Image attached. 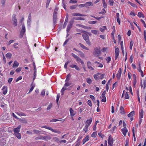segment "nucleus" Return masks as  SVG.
Listing matches in <instances>:
<instances>
[{
  "label": "nucleus",
  "instance_id": "nucleus-1",
  "mask_svg": "<svg viewBox=\"0 0 146 146\" xmlns=\"http://www.w3.org/2000/svg\"><path fill=\"white\" fill-rule=\"evenodd\" d=\"M21 127V126L19 125L17 127L14 128L13 129L14 135L19 139H20L21 137V134L19 133Z\"/></svg>",
  "mask_w": 146,
  "mask_h": 146
},
{
  "label": "nucleus",
  "instance_id": "nucleus-2",
  "mask_svg": "<svg viewBox=\"0 0 146 146\" xmlns=\"http://www.w3.org/2000/svg\"><path fill=\"white\" fill-rule=\"evenodd\" d=\"M88 34H89V33L88 32L84 31V32L82 36L83 38L86 41V43L89 46H90L91 45V43L89 40Z\"/></svg>",
  "mask_w": 146,
  "mask_h": 146
},
{
  "label": "nucleus",
  "instance_id": "nucleus-3",
  "mask_svg": "<svg viewBox=\"0 0 146 146\" xmlns=\"http://www.w3.org/2000/svg\"><path fill=\"white\" fill-rule=\"evenodd\" d=\"M101 53L100 48V47H97L94 49V51L93 52V55L94 56L98 57Z\"/></svg>",
  "mask_w": 146,
  "mask_h": 146
},
{
  "label": "nucleus",
  "instance_id": "nucleus-4",
  "mask_svg": "<svg viewBox=\"0 0 146 146\" xmlns=\"http://www.w3.org/2000/svg\"><path fill=\"white\" fill-rule=\"evenodd\" d=\"M58 10L57 7L55 8L53 15V23L55 25L56 23L57 11Z\"/></svg>",
  "mask_w": 146,
  "mask_h": 146
},
{
  "label": "nucleus",
  "instance_id": "nucleus-5",
  "mask_svg": "<svg viewBox=\"0 0 146 146\" xmlns=\"http://www.w3.org/2000/svg\"><path fill=\"white\" fill-rule=\"evenodd\" d=\"M41 127L45 128L53 132L59 134H60L61 133V132L60 131L58 130L57 129H53L52 127H48L45 126H42Z\"/></svg>",
  "mask_w": 146,
  "mask_h": 146
},
{
  "label": "nucleus",
  "instance_id": "nucleus-6",
  "mask_svg": "<svg viewBox=\"0 0 146 146\" xmlns=\"http://www.w3.org/2000/svg\"><path fill=\"white\" fill-rule=\"evenodd\" d=\"M12 21L13 22V24L15 26H17V20L16 17V15L13 14L12 16Z\"/></svg>",
  "mask_w": 146,
  "mask_h": 146
},
{
  "label": "nucleus",
  "instance_id": "nucleus-7",
  "mask_svg": "<svg viewBox=\"0 0 146 146\" xmlns=\"http://www.w3.org/2000/svg\"><path fill=\"white\" fill-rule=\"evenodd\" d=\"M113 139L111 135H110L108 137V143L109 146H112L113 143Z\"/></svg>",
  "mask_w": 146,
  "mask_h": 146
},
{
  "label": "nucleus",
  "instance_id": "nucleus-8",
  "mask_svg": "<svg viewBox=\"0 0 146 146\" xmlns=\"http://www.w3.org/2000/svg\"><path fill=\"white\" fill-rule=\"evenodd\" d=\"M31 22V14L30 13L28 17L27 21V25L29 26L30 27Z\"/></svg>",
  "mask_w": 146,
  "mask_h": 146
},
{
  "label": "nucleus",
  "instance_id": "nucleus-9",
  "mask_svg": "<svg viewBox=\"0 0 146 146\" xmlns=\"http://www.w3.org/2000/svg\"><path fill=\"white\" fill-rule=\"evenodd\" d=\"M121 72L122 70L120 68L119 69L118 72L116 74V76L118 79H120L121 75Z\"/></svg>",
  "mask_w": 146,
  "mask_h": 146
},
{
  "label": "nucleus",
  "instance_id": "nucleus-10",
  "mask_svg": "<svg viewBox=\"0 0 146 146\" xmlns=\"http://www.w3.org/2000/svg\"><path fill=\"white\" fill-rule=\"evenodd\" d=\"M121 131L122 133L125 137L127 133L128 132L127 129L126 128H123L121 129Z\"/></svg>",
  "mask_w": 146,
  "mask_h": 146
},
{
  "label": "nucleus",
  "instance_id": "nucleus-11",
  "mask_svg": "<svg viewBox=\"0 0 146 146\" xmlns=\"http://www.w3.org/2000/svg\"><path fill=\"white\" fill-rule=\"evenodd\" d=\"M22 29L20 33V35L22 37L25 32V26L23 25L22 26Z\"/></svg>",
  "mask_w": 146,
  "mask_h": 146
},
{
  "label": "nucleus",
  "instance_id": "nucleus-12",
  "mask_svg": "<svg viewBox=\"0 0 146 146\" xmlns=\"http://www.w3.org/2000/svg\"><path fill=\"white\" fill-rule=\"evenodd\" d=\"M51 139V137L49 135H46L44 136H42V140L44 141H48V140H50Z\"/></svg>",
  "mask_w": 146,
  "mask_h": 146
},
{
  "label": "nucleus",
  "instance_id": "nucleus-13",
  "mask_svg": "<svg viewBox=\"0 0 146 146\" xmlns=\"http://www.w3.org/2000/svg\"><path fill=\"white\" fill-rule=\"evenodd\" d=\"M89 136L88 135H86L82 140L83 145H84L87 141H89Z\"/></svg>",
  "mask_w": 146,
  "mask_h": 146
},
{
  "label": "nucleus",
  "instance_id": "nucleus-14",
  "mask_svg": "<svg viewBox=\"0 0 146 146\" xmlns=\"http://www.w3.org/2000/svg\"><path fill=\"white\" fill-rule=\"evenodd\" d=\"M76 61L78 63H80L81 64L82 66H84V63L82 60L80 58L78 57L76 59Z\"/></svg>",
  "mask_w": 146,
  "mask_h": 146
},
{
  "label": "nucleus",
  "instance_id": "nucleus-15",
  "mask_svg": "<svg viewBox=\"0 0 146 146\" xmlns=\"http://www.w3.org/2000/svg\"><path fill=\"white\" fill-rule=\"evenodd\" d=\"M69 111L71 116L72 117L73 116L75 115L76 114V112L74 111V110L72 108L70 109Z\"/></svg>",
  "mask_w": 146,
  "mask_h": 146
},
{
  "label": "nucleus",
  "instance_id": "nucleus-16",
  "mask_svg": "<svg viewBox=\"0 0 146 146\" xmlns=\"http://www.w3.org/2000/svg\"><path fill=\"white\" fill-rule=\"evenodd\" d=\"M70 67L71 68H75L77 70L79 71L80 70V68L75 64H71L70 65Z\"/></svg>",
  "mask_w": 146,
  "mask_h": 146
},
{
  "label": "nucleus",
  "instance_id": "nucleus-17",
  "mask_svg": "<svg viewBox=\"0 0 146 146\" xmlns=\"http://www.w3.org/2000/svg\"><path fill=\"white\" fill-rule=\"evenodd\" d=\"M2 90H3V94L5 95L7 92V86H4L3 87Z\"/></svg>",
  "mask_w": 146,
  "mask_h": 146
},
{
  "label": "nucleus",
  "instance_id": "nucleus-18",
  "mask_svg": "<svg viewBox=\"0 0 146 146\" xmlns=\"http://www.w3.org/2000/svg\"><path fill=\"white\" fill-rule=\"evenodd\" d=\"M92 121V118H90L89 119H88L86 121V125L89 126Z\"/></svg>",
  "mask_w": 146,
  "mask_h": 146
},
{
  "label": "nucleus",
  "instance_id": "nucleus-19",
  "mask_svg": "<svg viewBox=\"0 0 146 146\" xmlns=\"http://www.w3.org/2000/svg\"><path fill=\"white\" fill-rule=\"evenodd\" d=\"M87 66L88 68L92 70H94V68L91 66V64L90 61H88L87 62Z\"/></svg>",
  "mask_w": 146,
  "mask_h": 146
},
{
  "label": "nucleus",
  "instance_id": "nucleus-20",
  "mask_svg": "<svg viewBox=\"0 0 146 146\" xmlns=\"http://www.w3.org/2000/svg\"><path fill=\"white\" fill-rule=\"evenodd\" d=\"M85 5L86 7H87L88 6H93V4L92 3L91 1H89V2H86L85 3Z\"/></svg>",
  "mask_w": 146,
  "mask_h": 146
},
{
  "label": "nucleus",
  "instance_id": "nucleus-21",
  "mask_svg": "<svg viewBox=\"0 0 146 146\" xmlns=\"http://www.w3.org/2000/svg\"><path fill=\"white\" fill-rule=\"evenodd\" d=\"M142 99L145 101H146V93H143L141 94Z\"/></svg>",
  "mask_w": 146,
  "mask_h": 146
},
{
  "label": "nucleus",
  "instance_id": "nucleus-22",
  "mask_svg": "<svg viewBox=\"0 0 146 146\" xmlns=\"http://www.w3.org/2000/svg\"><path fill=\"white\" fill-rule=\"evenodd\" d=\"M144 112L143 110H141L139 113V119H142L143 117Z\"/></svg>",
  "mask_w": 146,
  "mask_h": 146
},
{
  "label": "nucleus",
  "instance_id": "nucleus-23",
  "mask_svg": "<svg viewBox=\"0 0 146 146\" xmlns=\"http://www.w3.org/2000/svg\"><path fill=\"white\" fill-rule=\"evenodd\" d=\"M70 24L68 26L67 28V33H68V32L70 31V29L71 28L72 24L70 22Z\"/></svg>",
  "mask_w": 146,
  "mask_h": 146
},
{
  "label": "nucleus",
  "instance_id": "nucleus-24",
  "mask_svg": "<svg viewBox=\"0 0 146 146\" xmlns=\"http://www.w3.org/2000/svg\"><path fill=\"white\" fill-rule=\"evenodd\" d=\"M19 65V63L16 61L15 60L14 62L13 67L14 68L17 67Z\"/></svg>",
  "mask_w": 146,
  "mask_h": 146
},
{
  "label": "nucleus",
  "instance_id": "nucleus-25",
  "mask_svg": "<svg viewBox=\"0 0 146 146\" xmlns=\"http://www.w3.org/2000/svg\"><path fill=\"white\" fill-rule=\"evenodd\" d=\"M79 45L82 48L84 49H86L87 50H89V49L88 48L86 47L85 46H84V45L82 44L81 43H80L79 44Z\"/></svg>",
  "mask_w": 146,
  "mask_h": 146
},
{
  "label": "nucleus",
  "instance_id": "nucleus-26",
  "mask_svg": "<svg viewBox=\"0 0 146 146\" xmlns=\"http://www.w3.org/2000/svg\"><path fill=\"white\" fill-rule=\"evenodd\" d=\"M135 115V112L134 111H132L129 113L128 114L127 116L128 117H132Z\"/></svg>",
  "mask_w": 146,
  "mask_h": 146
},
{
  "label": "nucleus",
  "instance_id": "nucleus-27",
  "mask_svg": "<svg viewBox=\"0 0 146 146\" xmlns=\"http://www.w3.org/2000/svg\"><path fill=\"white\" fill-rule=\"evenodd\" d=\"M91 32L92 33L94 34L95 35H96L99 34V31L98 30H92Z\"/></svg>",
  "mask_w": 146,
  "mask_h": 146
},
{
  "label": "nucleus",
  "instance_id": "nucleus-28",
  "mask_svg": "<svg viewBox=\"0 0 146 146\" xmlns=\"http://www.w3.org/2000/svg\"><path fill=\"white\" fill-rule=\"evenodd\" d=\"M31 88L29 90V93L33 91L34 88L35 87V85L33 83H32L31 84Z\"/></svg>",
  "mask_w": 146,
  "mask_h": 146
},
{
  "label": "nucleus",
  "instance_id": "nucleus-29",
  "mask_svg": "<svg viewBox=\"0 0 146 146\" xmlns=\"http://www.w3.org/2000/svg\"><path fill=\"white\" fill-rule=\"evenodd\" d=\"M86 81L89 84H91L92 82V80L90 78H86Z\"/></svg>",
  "mask_w": 146,
  "mask_h": 146
},
{
  "label": "nucleus",
  "instance_id": "nucleus-30",
  "mask_svg": "<svg viewBox=\"0 0 146 146\" xmlns=\"http://www.w3.org/2000/svg\"><path fill=\"white\" fill-rule=\"evenodd\" d=\"M141 87H143V89H145L146 87V81L144 80L143 82V84H142V83L141 85Z\"/></svg>",
  "mask_w": 146,
  "mask_h": 146
},
{
  "label": "nucleus",
  "instance_id": "nucleus-31",
  "mask_svg": "<svg viewBox=\"0 0 146 146\" xmlns=\"http://www.w3.org/2000/svg\"><path fill=\"white\" fill-rule=\"evenodd\" d=\"M120 110L121 111L120 113L121 114H125V112L124 111V109L123 107L121 106L120 107Z\"/></svg>",
  "mask_w": 146,
  "mask_h": 146
},
{
  "label": "nucleus",
  "instance_id": "nucleus-32",
  "mask_svg": "<svg viewBox=\"0 0 146 146\" xmlns=\"http://www.w3.org/2000/svg\"><path fill=\"white\" fill-rule=\"evenodd\" d=\"M106 29V26H103L102 28H100V30L102 32H104L105 30Z\"/></svg>",
  "mask_w": 146,
  "mask_h": 146
},
{
  "label": "nucleus",
  "instance_id": "nucleus-33",
  "mask_svg": "<svg viewBox=\"0 0 146 146\" xmlns=\"http://www.w3.org/2000/svg\"><path fill=\"white\" fill-rule=\"evenodd\" d=\"M88 127L89 126L87 125H86L83 129V130L86 133L88 131Z\"/></svg>",
  "mask_w": 146,
  "mask_h": 146
},
{
  "label": "nucleus",
  "instance_id": "nucleus-34",
  "mask_svg": "<svg viewBox=\"0 0 146 146\" xmlns=\"http://www.w3.org/2000/svg\"><path fill=\"white\" fill-rule=\"evenodd\" d=\"M16 113L18 115L20 116H26V114L25 113H24L21 112V113H19V112H17Z\"/></svg>",
  "mask_w": 146,
  "mask_h": 146
},
{
  "label": "nucleus",
  "instance_id": "nucleus-35",
  "mask_svg": "<svg viewBox=\"0 0 146 146\" xmlns=\"http://www.w3.org/2000/svg\"><path fill=\"white\" fill-rule=\"evenodd\" d=\"M12 54L9 52L6 55V56L7 58H10L11 57Z\"/></svg>",
  "mask_w": 146,
  "mask_h": 146
},
{
  "label": "nucleus",
  "instance_id": "nucleus-36",
  "mask_svg": "<svg viewBox=\"0 0 146 146\" xmlns=\"http://www.w3.org/2000/svg\"><path fill=\"white\" fill-rule=\"evenodd\" d=\"M66 87H64V86L63 87L61 90V94L62 95H63L64 94V91L65 90H66Z\"/></svg>",
  "mask_w": 146,
  "mask_h": 146
},
{
  "label": "nucleus",
  "instance_id": "nucleus-37",
  "mask_svg": "<svg viewBox=\"0 0 146 146\" xmlns=\"http://www.w3.org/2000/svg\"><path fill=\"white\" fill-rule=\"evenodd\" d=\"M33 132L35 134H39L40 131L35 129L33 130Z\"/></svg>",
  "mask_w": 146,
  "mask_h": 146
},
{
  "label": "nucleus",
  "instance_id": "nucleus-38",
  "mask_svg": "<svg viewBox=\"0 0 146 146\" xmlns=\"http://www.w3.org/2000/svg\"><path fill=\"white\" fill-rule=\"evenodd\" d=\"M106 60L107 61V62L108 63L110 62L111 60V58L110 56H108L106 58Z\"/></svg>",
  "mask_w": 146,
  "mask_h": 146
},
{
  "label": "nucleus",
  "instance_id": "nucleus-39",
  "mask_svg": "<svg viewBox=\"0 0 146 146\" xmlns=\"http://www.w3.org/2000/svg\"><path fill=\"white\" fill-rule=\"evenodd\" d=\"M73 19H76L77 20H84V19L81 17L74 18Z\"/></svg>",
  "mask_w": 146,
  "mask_h": 146
},
{
  "label": "nucleus",
  "instance_id": "nucleus-40",
  "mask_svg": "<svg viewBox=\"0 0 146 146\" xmlns=\"http://www.w3.org/2000/svg\"><path fill=\"white\" fill-rule=\"evenodd\" d=\"M71 85V83H69L68 82H65V83L64 84V87H68Z\"/></svg>",
  "mask_w": 146,
  "mask_h": 146
},
{
  "label": "nucleus",
  "instance_id": "nucleus-41",
  "mask_svg": "<svg viewBox=\"0 0 146 146\" xmlns=\"http://www.w3.org/2000/svg\"><path fill=\"white\" fill-rule=\"evenodd\" d=\"M80 141L77 140L75 142L76 145L75 146H79L80 144Z\"/></svg>",
  "mask_w": 146,
  "mask_h": 146
},
{
  "label": "nucleus",
  "instance_id": "nucleus-42",
  "mask_svg": "<svg viewBox=\"0 0 146 146\" xmlns=\"http://www.w3.org/2000/svg\"><path fill=\"white\" fill-rule=\"evenodd\" d=\"M114 1L113 0H109V3L110 6H113V5Z\"/></svg>",
  "mask_w": 146,
  "mask_h": 146
},
{
  "label": "nucleus",
  "instance_id": "nucleus-43",
  "mask_svg": "<svg viewBox=\"0 0 146 146\" xmlns=\"http://www.w3.org/2000/svg\"><path fill=\"white\" fill-rule=\"evenodd\" d=\"M42 135H40V136H39L36 137L35 138V139L36 140H41V139L42 140Z\"/></svg>",
  "mask_w": 146,
  "mask_h": 146
},
{
  "label": "nucleus",
  "instance_id": "nucleus-44",
  "mask_svg": "<svg viewBox=\"0 0 146 146\" xmlns=\"http://www.w3.org/2000/svg\"><path fill=\"white\" fill-rule=\"evenodd\" d=\"M70 62V61H68L66 62L64 65V67L65 69H67L68 64Z\"/></svg>",
  "mask_w": 146,
  "mask_h": 146
},
{
  "label": "nucleus",
  "instance_id": "nucleus-45",
  "mask_svg": "<svg viewBox=\"0 0 146 146\" xmlns=\"http://www.w3.org/2000/svg\"><path fill=\"white\" fill-rule=\"evenodd\" d=\"M137 15L139 17H143V14L141 12H139L138 14Z\"/></svg>",
  "mask_w": 146,
  "mask_h": 146
},
{
  "label": "nucleus",
  "instance_id": "nucleus-46",
  "mask_svg": "<svg viewBox=\"0 0 146 146\" xmlns=\"http://www.w3.org/2000/svg\"><path fill=\"white\" fill-rule=\"evenodd\" d=\"M14 42V40H10L9 42H7V44L8 45H10L11 43H13Z\"/></svg>",
  "mask_w": 146,
  "mask_h": 146
},
{
  "label": "nucleus",
  "instance_id": "nucleus-47",
  "mask_svg": "<svg viewBox=\"0 0 146 146\" xmlns=\"http://www.w3.org/2000/svg\"><path fill=\"white\" fill-rule=\"evenodd\" d=\"M133 42H132V41H131L130 43V46L129 48L131 50H132V46H133Z\"/></svg>",
  "mask_w": 146,
  "mask_h": 146
},
{
  "label": "nucleus",
  "instance_id": "nucleus-48",
  "mask_svg": "<svg viewBox=\"0 0 146 146\" xmlns=\"http://www.w3.org/2000/svg\"><path fill=\"white\" fill-rule=\"evenodd\" d=\"M78 52L79 53L81 57H84V54L82 52L80 51H78Z\"/></svg>",
  "mask_w": 146,
  "mask_h": 146
},
{
  "label": "nucleus",
  "instance_id": "nucleus-49",
  "mask_svg": "<svg viewBox=\"0 0 146 146\" xmlns=\"http://www.w3.org/2000/svg\"><path fill=\"white\" fill-rule=\"evenodd\" d=\"M106 94V91L105 90L103 92L102 95V96L103 98H106L105 96Z\"/></svg>",
  "mask_w": 146,
  "mask_h": 146
},
{
  "label": "nucleus",
  "instance_id": "nucleus-50",
  "mask_svg": "<svg viewBox=\"0 0 146 146\" xmlns=\"http://www.w3.org/2000/svg\"><path fill=\"white\" fill-rule=\"evenodd\" d=\"M102 3L103 4V6L104 8H106L107 7V5L105 1L103 0V1H102Z\"/></svg>",
  "mask_w": 146,
  "mask_h": 146
},
{
  "label": "nucleus",
  "instance_id": "nucleus-51",
  "mask_svg": "<svg viewBox=\"0 0 146 146\" xmlns=\"http://www.w3.org/2000/svg\"><path fill=\"white\" fill-rule=\"evenodd\" d=\"M125 98L126 99H128L129 98V95L128 93L126 92Z\"/></svg>",
  "mask_w": 146,
  "mask_h": 146
},
{
  "label": "nucleus",
  "instance_id": "nucleus-52",
  "mask_svg": "<svg viewBox=\"0 0 146 146\" xmlns=\"http://www.w3.org/2000/svg\"><path fill=\"white\" fill-rule=\"evenodd\" d=\"M127 3H128L130 4L133 7H136V5L135 4L131 3L130 1H128Z\"/></svg>",
  "mask_w": 146,
  "mask_h": 146
},
{
  "label": "nucleus",
  "instance_id": "nucleus-53",
  "mask_svg": "<svg viewBox=\"0 0 146 146\" xmlns=\"http://www.w3.org/2000/svg\"><path fill=\"white\" fill-rule=\"evenodd\" d=\"M115 53L119 54V50L118 48H115Z\"/></svg>",
  "mask_w": 146,
  "mask_h": 146
},
{
  "label": "nucleus",
  "instance_id": "nucleus-54",
  "mask_svg": "<svg viewBox=\"0 0 146 146\" xmlns=\"http://www.w3.org/2000/svg\"><path fill=\"white\" fill-rule=\"evenodd\" d=\"M107 49L108 48L107 47H104L102 49V51L103 52H105L106 51Z\"/></svg>",
  "mask_w": 146,
  "mask_h": 146
},
{
  "label": "nucleus",
  "instance_id": "nucleus-55",
  "mask_svg": "<svg viewBox=\"0 0 146 146\" xmlns=\"http://www.w3.org/2000/svg\"><path fill=\"white\" fill-rule=\"evenodd\" d=\"M97 135L96 133V132H93L91 135V136L92 137H96Z\"/></svg>",
  "mask_w": 146,
  "mask_h": 146
},
{
  "label": "nucleus",
  "instance_id": "nucleus-56",
  "mask_svg": "<svg viewBox=\"0 0 146 146\" xmlns=\"http://www.w3.org/2000/svg\"><path fill=\"white\" fill-rule=\"evenodd\" d=\"M45 92L44 90H42L40 94V95L42 96H44L45 95Z\"/></svg>",
  "mask_w": 146,
  "mask_h": 146
},
{
  "label": "nucleus",
  "instance_id": "nucleus-57",
  "mask_svg": "<svg viewBox=\"0 0 146 146\" xmlns=\"http://www.w3.org/2000/svg\"><path fill=\"white\" fill-rule=\"evenodd\" d=\"M77 1L76 0H70L69 1V3H77Z\"/></svg>",
  "mask_w": 146,
  "mask_h": 146
},
{
  "label": "nucleus",
  "instance_id": "nucleus-58",
  "mask_svg": "<svg viewBox=\"0 0 146 146\" xmlns=\"http://www.w3.org/2000/svg\"><path fill=\"white\" fill-rule=\"evenodd\" d=\"M71 55L74 58H75L76 59L78 57L77 55L75 54H74L73 53H72L71 54Z\"/></svg>",
  "mask_w": 146,
  "mask_h": 146
},
{
  "label": "nucleus",
  "instance_id": "nucleus-59",
  "mask_svg": "<svg viewBox=\"0 0 146 146\" xmlns=\"http://www.w3.org/2000/svg\"><path fill=\"white\" fill-rule=\"evenodd\" d=\"M52 107V104H50L49 105H48V106L47 108V110H50Z\"/></svg>",
  "mask_w": 146,
  "mask_h": 146
},
{
  "label": "nucleus",
  "instance_id": "nucleus-60",
  "mask_svg": "<svg viewBox=\"0 0 146 146\" xmlns=\"http://www.w3.org/2000/svg\"><path fill=\"white\" fill-rule=\"evenodd\" d=\"M77 7V5H74L70 6V8L71 9H75Z\"/></svg>",
  "mask_w": 146,
  "mask_h": 146
},
{
  "label": "nucleus",
  "instance_id": "nucleus-61",
  "mask_svg": "<svg viewBox=\"0 0 146 146\" xmlns=\"http://www.w3.org/2000/svg\"><path fill=\"white\" fill-rule=\"evenodd\" d=\"M78 6L80 8H82L85 7L86 6L85 4H81L78 5Z\"/></svg>",
  "mask_w": 146,
  "mask_h": 146
},
{
  "label": "nucleus",
  "instance_id": "nucleus-62",
  "mask_svg": "<svg viewBox=\"0 0 146 146\" xmlns=\"http://www.w3.org/2000/svg\"><path fill=\"white\" fill-rule=\"evenodd\" d=\"M21 70V67H19L17 68L16 70L15 71L16 72H19Z\"/></svg>",
  "mask_w": 146,
  "mask_h": 146
},
{
  "label": "nucleus",
  "instance_id": "nucleus-63",
  "mask_svg": "<svg viewBox=\"0 0 146 146\" xmlns=\"http://www.w3.org/2000/svg\"><path fill=\"white\" fill-rule=\"evenodd\" d=\"M141 21L142 23L143 24L144 27L146 28V25L145 24V22L142 19H141Z\"/></svg>",
  "mask_w": 146,
  "mask_h": 146
},
{
  "label": "nucleus",
  "instance_id": "nucleus-64",
  "mask_svg": "<svg viewBox=\"0 0 146 146\" xmlns=\"http://www.w3.org/2000/svg\"><path fill=\"white\" fill-rule=\"evenodd\" d=\"M97 23V22L95 21H92L89 22V23L90 24H95Z\"/></svg>",
  "mask_w": 146,
  "mask_h": 146
}]
</instances>
